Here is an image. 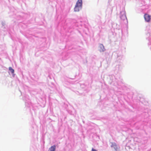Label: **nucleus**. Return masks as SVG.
Listing matches in <instances>:
<instances>
[{
  "instance_id": "f257e3e1",
  "label": "nucleus",
  "mask_w": 151,
  "mask_h": 151,
  "mask_svg": "<svg viewBox=\"0 0 151 151\" xmlns=\"http://www.w3.org/2000/svg\"><path fill=\"white\" fill-rule=\"evenodd\" d=\"M82 0H78L75 6L74 10L75 12H78L82 8Z\"/></svg>"
},
{
  "instance_id": "f03ea898",
  "label": "nucleus",
  "mask_w": 151,
  "mask_h": 151,
  "mask_svg": "<svg viewBox=\"0 0 151 151\" xmlns=\"http://www.w3.org/2000/svg\"><path fill=\"white\" fill-rule=\"evenodd\" d=\"M144 17L145 20L147 22H149L151 19V16L147 14H145Z\"/></svg>"
},
{
  "instance_id": "7ed1b4c3",
  "label": "nucleus",
  "mask_w": 151,
  "mask_h": 151,
  "mask_svg": "<svg viewBox=\"0 0 151 151\" xmlns=\"http://www.w3.org/2000/svg\"><path fill=\"white\" fill-rule=\"evenodd\" d=\"M99 47L100 48L99 50L100 52H103L105 51V49L102 44H100Z\"/></svg>"
},
{
  "instance_id": "20e7f679",
  "label": "nucleus",
  "mask_w": 151,
  "mask_h": 151,
  "mask_svg": "<svg viewBox=\"0 0 151 151\" xmlns=\"http://www.w3.org/2000/svg\"><path fill=\"white\" fill-rule=\"evenodd\" d=\"M55 148L56 147L55 145L52 146L50 148L49 151H55Z\"/></svg>"
},
{
  "instance_id": "39448f33",
  "label": "nucleus",
  "mask_w": 151,
  "mask_h": 151,
  "mask_svg": "<svg viewBox=\"0 0 151 151\" xmlns=\"http://www.w3.org/2000/svg\"><path fill=\"white\" fill-rule=\"evenodd\" d=\"M9 70L13 74L14 73V70L11 67H9Z\"/></svg>"
},
{
  "instance_id": "423d86ee",
  "label": "nucleus",
  "mask_w": 151,
  "mask_h": 151,
  "mask_svg": "<svg viewBox=\"0 0 151 151\" xmlns=\"http://www.w3.org/2000/svg\"><path fill=\"white\" fill-rule=\"evenodd\" d=\"M91 151H97V150L95 149H94L93 148H92L91 150Z\"/></svg>"
}]
</instances>
